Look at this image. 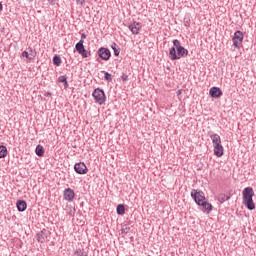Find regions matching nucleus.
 <instances>
[{"mask_svg": "<svg viewBox=\"0 0 256 256\" xmlns=\"http://www.w3.org/2000/svg\"><path fill=\"white\" fill-rule=\"evenodd\" d=\"M58 81H59V83H64L65 89H67V87H69V83L67 82V76L66 75L60 76L58 78Z\"/></svg>", "mask_w": 256, "mask_h": 256, "instance_id": "412c9836", "label": "nucleus"}, {"mask_svg": "<svg viewBox=\"0 0 256 256\" xmlns=\"http://www.w3.org/2000/svg\"><path fill=\"white\" fill-rule=\"evenodd\" d=\"M218 199L220 203H225V201H229V199H231V196L226 194H220Z\"/></svg>", "mask_w": 256, "mask_h": 256, "instance_id": "5701e85b", "label": "nucleus"}, {"mask_svg": "<svg viewBox=\"0 0 256 256\" xmlns=\"http://www.w3.org/2000/svg\"><path fill=\"white\" fill-rule=\"evenodd\" d=\"M122 233H128L127 228L122 229Z\"/></svg>", "mask_w": 256, "mask_h": 256, "instance_id": "473e14b6", "label": "nucleus"}, {"mask_svg": "<svg viewBox=\"0 0 256 256\" xmlns=\"http://www.w3.org/2000/svg\"><path fill=\"white\" fill-rule=\"evenodd\" d=\"M187 55H189V50L183 47L178 39L173 40V47L169 51V59L177 61L182 57H187Z\"/></svg>", "mask_w": 256, "mask_h": 256, "instance_id": "f257e3e1", "label": "nucleus"}, {"mask_svg": "<svg viewBox=\"0 0 256 256\" xmlns=\"http://www.w3.org/2000/svg\"><path fill=\"white\" fill-rule=\"evenodd\" d=\"M141 23L139 22H133L132 24L129 25V30L133 35H139V31H141Z\"/></svg>", "mask_w": 256, "mask_h": 256, "instance_id": "9d476101", "label": "nucleus"}, {"mask_svg": "<svg viewBox=\"0 0 256 256\" xmlns=\"http://www.w3.org/2000/svg\"><path fill=\"white\" fill-rule=\"evenodd\" d=\"M111 48L114 51V55L115 57H119V53H121V50L119 48H117V43H112Z\"/></svg>", "mask_w": 256, "mask_h": 256, "instance_id": "4be33fe9", "label": "nucleus"}, {"mask_svg": "<svg viewBox=\"0 0 256 256\" xmlns=\"http://www.w3.org/2000/svg\"><path fill=\"white\" fill-rule=\"evenodd\" d=\"M62 61H61V57L58 55H55L53 57V64L56 65V67H59L61 65Z\"/></svg>", "mask_w": 256, "mask_h": 256, "instance_id": "393cba45", "label": "nucleus"}, {"mask_svg": "<svg viewBox=\"0 0 256 256\" xmlns=\"http://www.w3.org/2000/svg\"><path fill=\"white\" fill-rule=\"evenodd\" d=\"M214 155H216V157H223V145H214Z\"/></svg>", "mask_w": 256, "mask_h": 256, "instance_id": "ddd939ff", "label": "nucleus"}, {"mask_svg": "<svg viewBox=\"0 0 256 256\" xmlns=\"http://www.w3.org/2000/svg\"><path fill=\"white\" fill-rule=\"evenodd\" d=\"M185 27H189V21L185 22Z\"/></svg>", "mask_w": 256, "mask_h": 256, "instance_id": "72a5a7b5", "label": "nucleus"}, {"mask_svg": "<svg viewBox=\"0 0 256 256\" xmlns=\"http://www.w3.org/2000/svg\"><path fill=\"white\" fill-rule=\"evenodd\" d=\"M74 255L76 256H87V251H85V249H77L76 251H74Z\"/></svg>", "mask_w": 256, "mask_h": 256, "instance_id": "b1692460", "label": "nucleus"}, {"mask_svg": "<svg viewBox=\"0 0 256 256\" xmlns=\"http://www.w3.org/2000/svg\"><path fill=\"white\" fill-rule=\"evenodd\" d=\"M84 41L80 40L78 43H76L75 45V49L77 51V53H81L85 50V46L83 45Z\"/></svg>", "mask_w": 256, "mask_h": 256, "instance_id": "dca6fc26", "label": "nucleus"}, {"mask_svg": "<svg viewBox=\"0 0 256 256\" xmlns=\"http://www.w3.org/2000/svg\"><path fill=\"white\" fill-rule=\"evenodd\" d=\"M83 39H87V35L82 34V35H81V41H83Z\"/></svg>", "mask_w": 256, "mask_h": 256, "instance_id": "7c9ffc66", "label": "nucleus"}, {"mask_svg": "<svg viewBox=\"0 0 256 256\" xmlns=\"http://www.w3.org/2000/svg\"><path fill=\"white\" fill-rule=\"evenodd\" d=\"M38 243H45L46 239H49V231L43 229L36 235Z\"/></svg>", "mask_w": 256, "mask_h": 256, "instance_id": "6e6552de", "label": "nucleus"}, {"mask_svg": "<svg viewBox=\"0 0 256 256\" xmlns=\"http://www.w3.org/2000/svg\"><path fill=\"white\" fill-rule=\"evenodd\" d=\"M213 145H221V136L219 134H213L210 136Z\"/></svg>", "mask_w": 256, "mask_h": 256, "instance_id": "2eb2a0df", "label": "nucleus"}, {"mask_svg": "<svg viewBox=\"0 0 256 256\" xmlns=\"http://www.w3.org/2000/svg\"><path fill=\"white\" fill-rule=\"evenodd\" d=\"M243 39H244L243 32L238 30L234 33L232 41H233V45H234V47H236V49H239V47H241V45L243 43Z\"/></svg>", "mask_w": 256, "mask_h": 256, "instance_id": "39448f33", "label": "nucleus"}, {"mask_svg": "<svg viewBox=\"0 0 256 256\" xmlns=\"http://www.w3.org/2000/svg\"><path fill=\"white\" fill-rule=\"evenodd\" d=\"M209 95L213 97V99H219L223 95V91L220 90L219 87L210 88Z\"/></svg>", "mask_w": 256, "mask_h": 256, "instance_id": "9b49d317", "label": "nucleus"}, {"mask_svg": "<svg viewBox=\"0 0 256 256\" xmlns=\"http://www.w3.org/2000/svg\"><path fill=\"white\" fill-rule=\"evenodd\" d=\"M35 152H36V155H37L38 157H43V155H45V149H44L43 146H41V145H38V146L36 147Z\"/></svg>", "mask_w": 256, "mask_h": 256, "instance_id": "f3484780", "label": "nucleus"}, {"mask_svg": "<svg viewBox=\"0 0 256 256\" xmlns=\"http://www.w3.org/2000/svg\"><path fill=\"white\" fill-rule=\"evenodd\" d=\"M117 215H125V205L119 204L116 208Z\"/></svg>", "mask_w": 256, "mask_h": 256, "instance_id": "aec40b11", "label": "nucleus"}, {"mask_svg": "<svg viewBox=\"0 0 256 256\" xmlns=\"http://www.w3.org/2000/svg\"><path fill=\"white\" fill-rule=\"evenodd\" d=\"M198 205L200 207H203L204 211H207V213H211L213 211V205H211V203L207 202V199L200 202V204H198Z\"/></svg>", "mask_w": 256, "mask_h": 256, "instance_id": "f8f14e48", "label": "nucleus"}, {"mask_svg": "<svg viewBox=\"0 0 256 256\" xmlns=\"http://www.w3.org/2000/svg\"><path fill=\"white\" fill-rule=\"evenodd\" d=\"M121 79H122V81H127L129 79V76H127V74H123L121 76Z\"/></svg>", "mask_w": 256, "mask_h": 256, "instance_id": "c756f323", "label": "nucleus"}, {"mask_svg": "<svg viewBox=\"0 0 256 256\" xmlns=\"http://www.w3.org/2000/svg\"><path fill=\"white\" fill-rule=\"evenodd\" d=\"M79 55H81V57H83L84 59H87V57H91V52H88V51L85 50V48H84V50L81 51V52L79 53Z\"/></svg>", "mask_w": 256, "mask_h": 256, "instance_id": "a878e982", "label": "nucleus"}, {"mask_svg": "<svg viewBox=\"0 0 256 256\" xmlns=\"http://www.w3.org/2000/svg\"><path fill=\"white\" fill-rule=\"evenodd\" d=\"M17 209L20 212L26 211L27 210V202L25 200H18L16 203Z\"/></svg>", "mask_w": 256, "mask_h": 256, "instance_id": "4468645a", "label": "nucleus"}, {"mask_svg": "<svg viewBox=\"0 0 256 256\" xmlns=\"http://www.w3.org/2000/svg\"><path fill=\"white\" fill-rule=\"evenodd\" d=\"M77 5H85V0H76Z\"/></svg>", "mask_w": 256, "mask_h": 256, "instance_id": "c85d7f7f", "label": "nucleus"}, {"mask_svg": "<svg viewBox=\"0 0 256 256\" xmlns=\"http://www.w3.org/2000/svg\"><path fill=\"white\" fill-rule=\"evenodd\" d=\"M22 57H25L26 59H28L29 61H31V57L29 55V52L28 51H24L22 52Z\"/></svg>", "mask_w": 256, "mask_h": 256, "instance_id": "cd10ccee", "label": "nucleus"}, {"mask_svg": "<svg viewBox=\"0 0 256 256\" xmlns=\"http://www.w3.org/2000/svg\"><path fill=\"white\" fill-rule=\"evenodd\" d=\"M0 11H3V4L0 2Z\"/></svg>", "mask_w": 256, "mask_h": 256, "instance_id": "2f4dec72", "label": "nucleus"}, {"mask_svg": "<svg viewBox=\"0 0 256 256\" xmlns=\"http://www.w3.org/2000/svg\"><path fill=\"white\" fill-rule=\"evenodd\" d=\"M191 197L195 201L196 205H201L202 201L207 199L205 198V193L203 191H197L195 189L191 191Z\"/></svg>", "mask_w": 256, "mask_h": 256, "instance_id": "20e7f679", "label": "nucleus"}, {"mask_svg": "<svg viewBox=\"0 0 256 256\" xmlns=\"http://www.w3.org/2000/svg\"><path fill=\"white\" fill-rule=\"evenodd\" d=\"M254 196L255 192L252 187H246L242 191L243 205H245L249 211H253V209H255V202H253Z\"/></svg>", "mask_w": 256, "mask_h": 256, "instance_id": "f03ea898", "label": "nucleus"}, {"mask_svg": "<svg viewBox=\"0 0 256 256\" xmlns=\"http://www.w3.org/2000/svg\"><path fill=\"white\" fill-rule=\"evenodd\" d=\"M28 54L30 55V61H33V59H35V57H37V50L29 47Z\"/></svg>", "mask_w": 256, "mask_h": 256, "instance_id": "6ab92c4d", "label": "nucleus"}, {"mask_svg": "<svg viewBox=\"0 0 256 256\" xmlns=\"http://www.w3.org/2000/svg\"><path fill=\"white\" fill-rule=\"evenodd\" d=\"M65 201H73L75 199V191L71 188H66L63 192Z\"/></svg>", "mask_w": 256, "mask_h": 256, "instance_id": "1a4fd4ad", "label": "nucleus"}, {"mask_svg": "<svg viewBox=\"0 0 256 256\" xmlns=\"http://www.w3.org/2000/svg\"><path fill=\"white\" fill-rule=\"evenodd\" d=\"M97 53L103 61H109V59H111V50H109V48L101 47Z\"/></svg>", "mask_w": 256, "mask_h": 256, "instance_id": "423d86ee", "label": "nucleus"}, {"mask_svg": "<svg viewBox=\"0 0 256 256\" xmlns=\"http://www.w3.org/2000/svg\"><path fill=\"white\" fill-rule=\"evenodd\" d=\"M102 73H104L105 81H108V82L113 81V77L111 76V74L109 72L102 71Z\"/></svg>", "mask_w": 256, "mask_h": 256, "instance_id": "bb28decb", "label": "nucleus"}, {"mask_svg": "<svg viewBox=\"0 0 256 256\" xmlns=\"http://www.w3.org/2000/svg\"><path fill=\"white\" fill-rule=\"evenodd\" d=\"M92 97L98 105H105V101H107V96H105V91L101 88H96L92 92Z\"/></svg>", "mask_w": 256, "mask_h": 256, "instance_id": "7ed1b4c3", "label": "nucleus"}, {"mask_svg": "<svg viewBox=\"0 0 256 256\" xmlns=\"http://www.w3.org/2000/svg\"><path fill=\"white\" fill-rule=\"evenodd\" d=\"M74 171L78 173V175H87V171H89V169H87V165H85V163L79 162L74 165Z\"/></svg>", "mask_w": 256, "mask_h": 256, "instance_id": "0eeeda50", "label": "nucleus"}, {"mask_svg": "<svg viewBox=\"0 0 256 256\" xmlns=\"http://www.w3.org/2000/svg\"><path fill=\"white\" fill-rule=\"evenodd\" d=\"M7 157V147L0 145V159H5Z\"/></svg>", "mask_w": 256, "mask_h": 256, "instance_id": "a211bd4d", "label": "nucleus"}]
</instances>
